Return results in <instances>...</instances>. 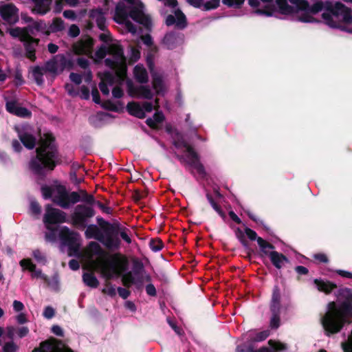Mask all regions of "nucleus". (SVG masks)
<instances>
[{
  "label": "nucleus",
  "instance_id": "obj_29",
  "mask_svg": "<svg viewBox=\"0 0 352 352\" xmlns=\"http://www.w3.org/2000/svg\"><path fill=\"white\" fill-rule=\"evenodd\" d=\"M133 77L135 80L140 83L145 84L148 81V74L146 68L140 64L137 65L133 69Z\"/></svg>",
  "mask_w": 352,
  "mask_h": 352
},
{
  "label": "nucleus",
  "instance_id": "obj_52",
  "mask_svg": "<svg viewBox=\"0 0 352 352\" xmlns=\"http://www.w3.org/2000/svg\"><path fill=\"white\" fill-rule=\"evenodd\" d=\"M55 311L50 306L46 307L43 311V316L47 319H51L54 317Z\"/></svg>",
  "mask_w": 352,
  "mask_h": 352
},
{
  "label": "nucleus",
  "instance_id": "obj_28",
  "mask_svg": "<svg viewBox=\"0 0 352 352\" xmlns=\"http://www.w3.org/2000/svg\"><path fill=\"white\" fill-rule=\"evenodd\" d=\"M22 42L24 43L28 58L34 61L36 58L35 49L38 45V39L34 38L32 36H29L26 41H23Z\"/></svg>",
  "mask_w": 352,
  "mask_h": 352
},
{
  "label": "nucleus",
  "instance_id": "obj_35",
  "mask_svg": "<svg viewBox=\"0 0 352 352\" xmlns=\"http://www.w3.org/2000/svg\"><path fill=\"white\" fill-rule=\"evenodd\" d=\"M164 120V116L162 112L157 111L153 118H149L146 120V124L152 128H156Z\"/></svg>",
  "mask_w": 352,
  "mask_h": 352
},
{
  "label": "nucleus",
  "instance_id": "obj_41",
  "mask_svg": "<svg viewBox=\"0 0 352 352\" xmlns=\"http://www.w3.org/2000/svg\"><path fill=\"white\" fill-rule=\"evenodd\" d=\"M20 106L19 105V104L15 98H12L10 100L6 99V110L9 113H10L12 114H14L16 109H18V108Z\"/></svg>",
  "mask_w": 352,
  "mask_h": 352
},
{
  "label": "nucleus",
  "instance_id": "obj_5",
  "mask_svg": "<svg viewBox=\"0 0 352 352\" xmlns=\"http://www.w3.org/2000/svg\"><path fill=\"white\" fill-rule=\"evenodd\" d=\"M41 192L45 199L52 198V201L62 208H69L74 204L82 201L89 204H93L98 207L104 213L110 214L111 209L98 201H95L91 195H89L85 190L79 192H69L66 188L61 185L52 187L43 186Z\"/></svg>",
  "mask_w": 352,
  "mask_h": 352
},
{
  "label": "nucleus",
  "instance_id": "obj_61",
  "mask_svg": "<svg viewBox=\"0 0 352 352\" xmlns=\"http://www.w3.org/2000/svg\"><path fill=\"white\" fill-rule=\"evenodd\" d=\"M77 63L82 69H86L89 65V60L85 58H79L77 60Z\"/></svg>",
  "mask_w": 352,
  "mask_h": 352
},
{
  "label": "nucleus",
  "instance_id": "obj_59",
  "mask_svg": "<svg viewBox=\"0 0 352 352\" xmlns=\"http://www.w3.org/2000/svg\"><path fill=\"white\" fill-rule=\"evenodd\" d=\"M12 306H13V309L16 312H20V311H23L25 307L24 305L21 301H19L16 300L13 301Z\"/></svg>",
  "mask_w": 352,
  "mask_h": 352
},
{
  "label": "nucleus",
  "instance_id": "obj_39",
  "mask_svg": "<svg viewBox=\"0 0 352 352\" xmlns=\"http://www.w3.org/2000/svg\"><path fill=\"white\" fill-rule=\"evenodd\" d=\"M270 336L269 330H264L259 332L254 331H250L249 337L254 342H261L265 340Z\"/></svg>",
  "mask_w": 352,
  "mask_h": 352
},
{
  "label": "nucleus",
  "instance_id": "obj_4",
  "mask_svg": "<svg viewBox=\"0 0 352 352\" xmlns=\"http://www.w3.org/2000/svg\"><path fill=\"white\" fill-rule=\"evenodd\" d=\"M342 298L344 300L339 305L329 302L328 310L321 319L327 336L339 332L345 323L352 322V291L347 288L340 289L338 299Z\"/></svg>",
  "mask_w": 352,
  "mask_h": 352
},
{
  "label": "nucleus",
  "instance_id": "obj_18",
  "mask_svg": "<svg viewBox=\"0 0 352 352\" xmlns=\"http://www.w3.org/2000/svg\"><path fill=\"white\" fill-rule=\"evenodd\" d=\"M280 294L278 287L273 289L270 309L272 317L270 319V327L277 329L280 326Z\"/></svg>",
  "mask_w": 352,
  "mask_h": 352
},
{
  "label": "nucleus",
  "instance_id": "obj_62",
  "mask_svg": "<svg viewBox=\"0 0 352 352\" xmlns=\"http://www.w3.org/2000/svg\"><path fill=\"white\" fill-rule=\"evenodd\" d=\"M146 292L148 295L155 296L156 295V289L153 284H148L146 286Z\"/></svg>",
  "mask_w": 352,
  "mask_h": 352
},
{
  "label": "nucleus",
  "instance_id": "obj_26",
  "mask_svg": "<svg viewBox=\"0 0 352 352\" xmlns=\"http://www.w3.org/2000/svg\"><path fill=\"white\" fill-rule=\"evenodd\" d=\"M188 1L195 8L209 10L217 8L220 0H188Z\"/></svg>",
  "mask_w": 352,
  "mask_h": 352
},
{
  "label": "nucleus",
  "instance_id": "obj_16",
  "mask_svg": "<svg viewBox=\"0 0 352 352\" xmlns=\"http://www.w3.org/2000/svg\"><path fill=\"white\" fill-rule=\"evenodd\" d=\"M159 100L155 99L154 104L151 102H144L142 103L131 102L127 104L128 112L138 118H145L146 113H149L153 109L157 110L159 108Z\"/></svg>",
  "mask_w": 352,
  "mask_h": 352
},
{
  "label": "nucleus",
  "instance_id": "obj_40",
  "mask_svg": "<svg viewBox=\"0 0 352 352\" xmlns=\"http://www.w3.org/2000/svg\"><path fill=\"white\" fill-rule=\"evenodd\" d=\"M206 197L212 208L218 213L221 217L224 219L226 218V214L221 210V207L214 201L211 195L207 194Z\"/></svg>",
  "mask_w": 352,
  "mask_h": 352
},
{
  "label": "nucleus",
  "instance_id": "obj_55",
  "mask_svg": "<svg viewBox=\"0 0 352 352\" xmlns=\"http://www.w3.org/2000/svg\"><path fill=\"white\" fill-rule=\"evenodd\" d=\"M97 221L103 230L109 232V225H112L113 223H110L109 222L104 220V219L102 217H97Z\"/></svg>",
  "mask_w": 352,
  "mask_h": 352
},
{
  "label": "nucleus",
  "instance_id": "obj_37",
  "mask_svg": "<svg viewBox=\"0 0 352 352\" xmlns=\"http://www.w3.org/2000/svg\"><path fill=\"white\" fill-rule=\"evenodd\" d=\"M82 280L86 285L92 288L97 287L99 284L98 279L93 273H84Z\"/></svg>",
  "mask_w": 352,
  "mask_h": 352
},
{
  "label": "nucleus",
  "instance_id": "obj_19",
  "mask_svg": "<svg viewBox=\"0 0 352 352\" xmlns=\"http://www.w3.org/2000/svg\"><path fill=\"white\" fill-rule=\"evenodd\" d=\"M0 15L7 23L14 24L19 21V9L13 3L1 1Z\"/></svg>",
  "mask_w": 352,
  "mask_h": 352
},
{
  "label": "nucleus",
  "instance_id": "obj_8",
  "mask_svg": "<svg viewBox=\"0 0 352 352\" xmlns=\"http://www.w3.org/2000/svg\"><path fill=\"white\" fill-rule=\"evenodd\" d=\"M57 150L52 134L45 133L40 137L36 156L29 163L30 168L36 174L43 173L44 168L54 169L57 161Z\"/></svg>",
  "mask_w": 352,
  "mask_h": 352
},
{
  "label": "nucleus",
  "instance_id": "obj_42",
  "mask_svg": "<svg viewBox=\"0 0 352 352\" xmlns=\"http://www.w3.org/2000/svg\"><path fill=\"white\" fill-rule=\"evenodd\" d=\"M341 347L344 352H352V330L347 340L341 343Z\"/></svg>",
  "mask_w": 352,
  "mask_h": 352
},
{
  "label": "nucleus",
  "instance_id": "obj_64",
  "mask_svg": "<svg viewBox=\"0 0 352 352\" xmlns=\"http://www.w3.org/2000/svg\"><path fill=\"white\" fill-rule=\"evenodd\" d=\"M16 320L19 324H25L27 322L28 320L26 318V315L24 313H20L16 316Z\"/></svg>",
  "mask_w": 352,
  "mask_h": 352
},
{
  "label": "nucleus",
  "instance_id": "obj_15",
  "mask_svg": "<svg viewBox=\"0 0 352 352\" xmlns=\"http://www.w3.org/2000/svg\"><path fill=\"white\" fill-rule=\"evenodd\" d=\"M23 144L28 149H33L36 142V131L29 124H20L14 126Z\"/></svg>",
  "mask_w": 352,
  "mask_h": 352
},
{
  "label": "nucleus",
  "instance_id": "obj_47",
  "mask_svg": "<svg viewBox=\"0 0 352 352\" xmlns=\"http://www.w3.org/2000/svg\"><path fill=\"white\" fill-rule=\"evenodd\" d=\"M18 346L16 344L14 343V342H6L3 347V352H16L17 350Z\"/></svg>",
  "mask_w": 352,
  "mask_h": 352
},
{
  "label": "nucleus",
  "instance_id": "obj_36",
  "mask_svg": "<svg viewBox=\"0 0 352 352\" xmlns=\"http://www.w3.org/2000/svg\"><path fill=\"white\" fill-rule=\"evenodd\" d=\"M9 33L12 37L19 38L21 41H26L29 37L25 28H14L9 30Z\"/></svg>",
  "mask_w": 352,
  "mask_h": 352
},
{
  "label": "nucleus",
  "instance_id": "obj_51",
  "mask_svg": "<svg viewBox=\"0 0 352 352\" xmlns=\"http://www.w3.org/2000/svg\"><path fill=\"white\" fill-rule=\"evenodd\" d=\"M114 83H117L118 85L116 86L115 87H113V89L112 90V95L116 98H120L123 96V91L120 87V85H119L117 82H115Z\"/></svg>",
  "mask_w": 352,
  "mask_h": 352
},
{
  "label": "nucleus",
  "instance_id": "obj_63",
  "mask_svg": "<svg viewBox=\"0 0 352 352\" xmlns=\"http://www.w3.org/2000/svg\"><path fill=\"white\" fill-rule=\"evenodd\" d=\"M7 336L9 338L13 339L16 336V327H8L6 329Z\"/></svg>",
  "mask_w": 352,
  "mask_h": 352
},
{
  "label": "nucleus",
  "instance_id": "obj_34",
  "mask_svg": "<svg viewBox=\"0 0 352 352\" xmlns=\"http://www.w3.org/2000/svg\"><path fill=\"white\" fill-rule=\"evenodd\" d=\"M45 66H35L32 68V76L37 85H41L44 82L43 75L47 72Z\"/></svg>",
  "mask_w": 352,
  "mask_h": 352
},
{
  "label": "nucleus",
  "instance_id": "obj_56",
  "mask_svg": "<svg viewBox=\"0 0 352 352\" xmlns=\"http://www.w3.org/2000/svg\"><path fill=\"white\" fill-rule=\"evenodd\" d=\"M68 34L72 37H76L80 34V29L76 25H72L69 29Z\"/></svg>",
  "mask_w": 352,
  "mask_h": 352
},
{
  "label": "nucleus",
  "instance_id": "obj_2",
  "mask_svg": "<svg viewBox=\"0 0 352 352\" xmlns=\"http://www.w3.org/2000/svg\"><path fill=\"white\" fill-rule=\"evenodd\" d=\"M99 35V39L104 43L101 45L92 56L94 41L87 37L76 42L73 45V51L76 54H85L94 59L96 62L102 60L107 54L111 57L105 59V65L109 67H118V75L120 79H123L126 74V63L123 50L119 43L113 40L109 31L104 29Z\"/></svg>",
  "mask_w": 352,
  "mask_h": 352
},
{
  "label": "nucleus",
  "instance_id": "obj_13",
  "mask_svg": "<svg viewBox=\"0 0 352 352\" xmlns=\"http://www.w3.org/2000/svg\"><path fill=\"white\" fill-rule=\"evenodd\" d=\"M258 245L263 254L267 256L276 269H281L289 262L288 258L281 253L274 251V247L262 238L257 239Z\"/></svg>",
  "mask_w": 352,
  "mask_h": 352
},
{
  "label": "nucleus",
  "instance_id": "obj_50",
  "mask_svg": "<svg viewBox=\"0 0 352 352\" xmlns=\"http://www.w3.org/2000/svg\"><path fill=\"white\" fill-rule=\"evenodd\" d=\"M130 60L132 62L137 61L140 57V52L139 50L131 47L130 51Z\"/></svg>",
  "mask_w": 352,
  "mask_h": 352
},
{
  "label": "nucleus",
  "instance_id": "obj_45",
  "mask_svg": "<svg viewBox=\"0 0 352 352\" xmlns=\"http://www.w3.org/2000/svg\"><path fill=\"white\" fill-rule=\"evenodd\" d=\"M245 0H222L224 5L230 8H239L243 3Z\"/></svg>",
  "mask_w": 352,
  "mask_h": 352
},
{
  "label": "nucleus",
  "instance_id": "obj_33",
  "mask_svg": "<svg viewBox=\"0 0 352 352\" xmlns=\"http://www.w3.org/2000/svg\"><path fill=\"white\" fill-rule=\"evenodd\" d=\"M314 283L319 291L327 294L330 293L333 289L336 288V284L320 279H315Z\"/></svg>",
  "mask_w": 352,
  "mask_h": 352
},
{
  "label": "nucleus",
  "instance_id": "obj_43",
  "mask_svg": "<svg viewBox=\"0 0 352 352\" xmlns=\"http://www.w3.org/2000/svg\"><path fill=\"white\" fill-rule=\"evenodd\" d=\"M32 255L36 261L40 263L45 264L47 262L45 254L39 250H35L32 252Z\"/></svg>",
  "mask_w": 352,
  "mask_h": 352
},
{
  "label": "nucleus",
  "instance_id": "obj_27",
  "mask_svg": "<svg viewBox=\"0 0 352 352\" xmlns=\"http://www.w3.org/2000/svg\"><path fill=\"white\" fill-rule=\"evenodd\" d=\"M34 4L32 12L44 15L50 10L52 0H31Z\"/></svg>",
  "mask_w": 352,
  "mask_h": 352
},
{
  "label": "nucleus",
  "instance_id": "obj_20",
  "mask_svg": "<svg viewBox=\"0 0 352 352\" xmlns=\"http://www.w3.org/2000/svg\"><path fill=\"white\" fill-rule=\"evenodd\" d=\"M250 6L256 8L255 13L267 16L275 14L273 0H249Z\"/></svg>",
  "mask_w": 352,
  "mask_h": 352
},
{
  "label": "nucleus",
  "instance_id": "obj_48",
  "mask_svg": "<svg viewBox=\"0 0 352 352\" xmlns=\"http://www.w3.org/2000/svg\"><path fill=\"white\" fill-rule=\"evenodd\" d=\"M102 292L110 296H114L116 294V289L115 287L110 283H107L105 287L102 289Z\"/></svg>",
  "mask_w": 352,
  "mask_h": 352
},
{
  "label": "nucleus",
  "instance_id": "obj_11",
  "mask_svg": "<svg viewBox=\"0 0 352 352\" xmlns=\"http://www.w3.org/2000/svg\"><path fill=\"white\" fill-rule=\"evenodd\" d=\"M174 145L177 148H184V155H176L181 163H186L189 165L193 170H195L199 175L201 176L205 175L204 167L200 163L197 154L188 143L184 140H182L174 141Z\"/></svg>",
  "mask_w": 352,
  "mask_h": 352
},
{
  "label": "nucleus",
  "instance_id": "obj_1",
  "mask_svg": "<svg viewBox=\"0 0 352 352\" xmlns=\"http://www.w3.org/2000/svg\"><path fill=\"white\" fill-rule=\"evenodd\" d=\"M276 0L278 12L284 15L293 16L294 20L303 23H314L316 21L312 16L324 10L322 18L324 23L333 28L344 30V24L352 21L351 10L340 2L318 1L309 6L305 0Z\"/></svg>",
  "mask_w": 352,
  "mask_h": 352
},
{
  "label": "nucleus",
  "instance_id": "obj_17",
  "mask_svg": "<svg viewBox=\"0 0 352 352\" xmlns=\"http://www.w3.org/2000/svg\"><path fill=\"white\" fill-rule=\"evenodd\" d=\"M95 215L94 210L89 206L78 205L71 216L72 224L78 228L86 227L87 219Z\"/></svg>",
  "mask_w": 352,
  "mask_h": 352
},
{
  "label": "nucleus",
  "instance_id": "obj_12",
  "mask_svg": "<svg viewBox=\"0 0 352 352\" xmlns=\"http://www.w3.org/2000/svg\"><path fill=\"white\" fill-rule=\"evenodd\" d=\"M58 232L62 244L68 248V255L79 257L80 256L79 234L66 226L60 228Z\"/></svg>",
  "mask_w": 352,
  "mask_h": 352
},
{
  "label": "nucleus",
  "instance_id": "obj_9",
  "mask_svg": "<svg viewBox=\"0 0 352 352\" xmlns=\"http://www.w3.org/2000/svg\"><path fill=\"white\" fill-rule=\"evenodd\" d=\"M66 213L59 209L52 208L47 205L45 207V212L43 216V223L47 230L45 238L49 241H54L56 239L57 230L53 228L54 225L66 222Z\"/></svg>",
  "mask_w": 352,
  "mask_h": 352
},
{
  "label": "nucleus",
  "instance_id": "obj_54",
  "mask_svg": "<svg viewBox=\"0 0 352 352\" xmlns=\"http://www.w3.org/2000/svg\"><path fill=\"white\" fill-rule=\"evenodd\" d=\"M70 80L76 85H80L82 82V76L76 73H71L69 75Z\"/></svg>",
  "mask_w": 352,
  "mask_h": 352
},
{
  "label": "nucleus",
  "instance_id": "obj_57",
  "mask_svg": "<svg viewBox=\"0 0 352 352\" xmlns=\"http://www.w3.org/2000/svg\"><path fill=\"white\" fill-rule=\"evenodd\" d=\"M245 233L247 235V236L252 241L256 240L259 238L257 237V234L255 231L252 230L250 228H245Z\"/></svg>",
  "mask_w": 352,
  "mask_h": 352
},
{
  "label": "nucleus",
  "instance_id": "obj_58",
  "mask_svg": "<svg viewBox=\"0 0 352 352\" xmlns=\"http://www.w3.org/2000/svg\"><path fill=\"white\" fill-rule=\"evenodd\" d=\"M80 98L85 100L89 98V89L86 86H82L80 91Z\"/></svg>",
  "mask_w": 352,
  "mask_h": 352
},
{
  "label": "nucleus",
  "instance_id": "obj_30",
  "mask_svg": "<svg viewBox=\"0 0 352 352\" xmlns=\"http://www.w3.org/2000/svg\"><path fill=\"white\" fill-rule=\"evenodd\" d=\"M25 29L27 31V36L29 37L36 32L44 30L45 29V24L42 21H33Z\"/></svg>",
  "mask_w": 352,
  "mask_h": 352
},
{
  "label": "nucleus",
  "instance_id": "obj_31",
  "mask_svg": "<svg viewBox=\"0 0 352 352\" xmlns=\"http://www.w3.org/2000/svg\"><path fill=\"white\" fill-rule=\"evenodd\" d=\"M182 41V38L173 32L165 35L163 43L168 49H173L176 45Z\"/></svg>",
  "mask_w": 352,
  "mask_h": 352
},
{
  "label": "nucleus",
  "instance_id": "obj_49",
  "mask_svg": "<svg viewBox=\"0 0 352 352\" xmlns=\"http://www.w3.org/2000/svg\"><path fill=\"white\" fill-rule=\"evenodd\" d=\"M29 333V329L27 327H16V334L19 338H23Z\"/></svg>",
  "mask_w": 352,
  "mask_h": 352
},
{
  "label": "nucleus",
  "instance_id": "obj_10",
  "mask_svg": "<svg viewBox=\"0 0 352 352\" xmlns=\"http://www.w3.org/2000/svg\"><path fill=\"white\" fill-rule=\"evenodd\" d=\"M87 239H94L100 242L104 246L109 250H118L121 241L118 237H113L107 230H102L95 224L89 225L85 232Z\"/></svg>",
  "mask_w": 352,
  "mask_h": 352
},
{
  "label": "nucleus",
  "instance_id": "obj_14",
  "mask_svg": "<svg viewBox=\"0 0 352 352\" xmlns=\"http://www.w3.org/2000/svg\"><path fill=\"white\" fill-rule=\"evenodd\" d=\"M72 66V60L64 54H57L45 64L46 71L55 75L63 72L65 69H71Z\"/></svg>",
  "mask_w": 352,
  "mask_h": 352
},
{
  "label": "nucleus",
  "instance_id": "obj_60",
  "mask_svg": "<svg viewBox=\"0 0 352 352\" xmlns=\"http://www.w3.org/2000/svg\"><path fill=\"white\" fill-rule=\"evenodd\" d=\"M52 25L54 26V28H52L54 30H60L63 28V21L60 19H54Z\"/></svg>",
  "mask_w": 352,
  "mask_h": 352
},
{
  "label": "nucleus",
  "instance_id": "obj_32",
  "mask_svg": "<svg viewBox=\"0 0 352 352\" xmlns=\"http://www.w3.org/2000/svg\"><path fill=\"white\" fill-rule=\"evenodd\" d=\"M33 352H73L69 349H64L63 350H60L58 349H56L54 346H53L52 344L44 342L41 343L39 348L34 349L33 350Z\"/></svg>",
  "mask_w": 352,
  "mask_h": 352
},
{
  "label": "nucleus",
  "instance_id": "obj_44",
  "mask_svg": "<svg viewBox=\"0 0 352 352\" xmlns=\"http://www.w3.org/2000/svg\"><path fill=\"white\" fill-rule=\"evenodd\" d=\"M14 115L21 118H28L31 116V111L27 108L19 107Z\"/></svg>",
  "mask_w": 352,
  "mask_h": 352
},
{
  "label": "nucleus",
  "instance_id": "obj_21",
  "mask_svg": "<svg viewBox=\"0 0 352 352\" xmlns=\"http://www.w3.org/2000/svg\"><path fill=\"white\" fill-rule=\"evenodd\" d=\"M144 267L142 263H136L132 272H128L122 276V282L125 286H130L137 283H141L142 280V273Z\"/></svg>",
  "mask_w": 352,
  "mask_h": 352
},
{
  "label": "nucleus",
  "instance_id": "obj_6",
  "mask_svg": "<svg viewBox=\"0 0 352 352\" xmlns=\"http://www.w3.org/2000/svg\"><path fill=\"white\" fill-rule=\"evenodd\" d=\"M86 254L94 268L107 280L119 276L126 263V259L119 254L112 255L111 261L104 259L103 250L94 241L89 243Z\"/></svg>",
  "mask_w": 352,
  "mask_h": 352
},
{
  "label": "nucleus",
  "instance_id": "obj_25",
  "mask_svg": "<svg viewBox=\"0 0 352 352\" xmlns=\"http://www.w3.org/2000/svg\"><path fill=\"white\" fill-rule=\"evenodd\" d=\"M89 18L95 22L100 30H104L107 28L104 13L101 9H94L89 12Z\"/></svg>",
  "mask_w": 352,
  "mask_h": 352
},
{
  "label": "nucleus",
  "instance_id": "obj_7",
  "mask_svg": "<svg viewBox=\"0 0 352 352\" xmlns=\"http://www.w3.org/2000/svg\"><path fill=\"white\" fill-rule=\"evenodd\" d=\"M126 1L127 5L122 2L116 6L115 21L124 25L128 32L132 34H135L137 29L130 19L148 28L151 21L149 16L144 12L143 3L140 0H126Z\"/></svg>",
  "mask_w": 352,
  "mask_h": 352
},
{
  "label": "nucleus",
  "instance_id": "obj_3",
  "mask_svg": "<svg viewBox=\"0 0 352 352\" xmlns=\"http://www.w3.org/2000/svg\"><path fill=\"white\" fill-rule=\"evenodd\" d=\"M146 63L152 76V87L155 92L152 91L148 85H135L131 79L127 78L126 74L123 79H120L118 75V67H109L112 69V72H107L104 78L99 84V88L104 95H109V89L108 85L112 86L115 82L119 85H122L125 81L126 85V90L129 96L132 98H138L142 99H153L154 94L156 95L164 96L167 90L164 76L160 72L156 71L154 67V63L151 56H147ZM127 70L126 71V73Z\"/></svg>",
  "mask_w": 352,
  "mask_h": 352
},
{
  "label": "nucleus",
  "instance_id": "obj_23",
  "mask_svg": "<svg viewBox=\"0 0 352 352\" xmlns=\"http://www.w3.org/2000/svg\"><path fill=\"white\" fill-rule=\"evenodd\" d=\"M19 264L23 270H28L31 272V276L33 278H40L43 280L45 282L48 281L47 276L43 274L41 270L36 269V265L30 259H22Z\"/></svg>",
  "mask_w": 352,
  "mask_h": 352
},
{
  "label": "nucleus",
  "instance_id": "obj_38",
  "mask_svg": "<svg viewBox=\"0 0 352 352\" xmlns=\"http://www.w3.org/2000/svg\"><path fill=\"white\" fill-rule=\"evenodd\" d=\"M269 344L271 347L270 349L266 347H263L254 352H278V351H281L285 349L284 344L273 340H270Z\"/></svg>",
  "mask_w": 352,
  "mask_h": 352
},
{
  "label": "nucleus",
  "instance_id": "obj_24",
  "mask_svg": "<svg viewBox=\"0 0 352 352\" xmlns=\"http://www.w3.org/2000/svg\"><path fill=\"white\" fill-rule=\"evenodd\" d=\"M166 24L168 26L175 25L176 28L183 29L186 26V16L178 10L175 11V15H168L166 17Z\"/></svg>",
  "mask_w": 352,
  "mask_h": 352
},
{
  "label": "nucleus",
  "instance_id": "obj_46",
  "mask_svg": "<svg viewBox=\"0 0 352 352\" xmlns=\"http://www.w3.org/2000/svg\"><path fill=\"white\" fill-rule=\"evenodd\" d=\"M149 245L150 248L153 252H158L161 250L163 247L162 242L158 239L151 240Z\"/></svg>",
  "mask_w": 352,
  "mask_h": 352
},
{
  "label": "nucleus",
  "instance_id": "obj_53",
  "mask_svg": "<svg viewBox=\"0 0 352 352\" xmlns=\"http://www.w3.org/2000/svg\"><path fill=\"white\" fill-rule=\"evenodd\" d=\"M30 211L34 214H38L41 212V207L39 204L35 201L30 202Z\"/></svg>",
  "mask_w": 352,
  "mask_h": 352
},
{
  "label": "nucleus",
  "instance_id": "obj_22",
  "mask_svg": "<svg viewBox=\"0 0 352 352\" xmlns=\"http://www.w3.org/2000/svg\"><path fill=\"white\" fill-rule=\"evenodd\" d=\"M109 234L113 237H117L116 235L120 234V237L128 244L131 243L130 231L125 227L121 226L118 222L109 225Z\"/></svg>",
  "mask_w": 352,
  "mask_h": 352
}]
</instances>
